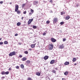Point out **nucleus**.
I'll list each match as a JSON object with an SVG mask.
<instances>
[{
	"label": "nucleus",
	"mask_w": 80,
	"mask_h": 80,
	"mask_svg": "<svg viewBox=\"0 0 80 80\" xmlns=\"http://www.w3.org/2000/svg\"><path fill=\"white\" fill-rule=\"evenodd\" d=\"M16 55V52L15 51H13L12 52H11L9 54V57H12L13 55Z\"/></svg>",
	"instance_id": "f257e3e1"
},
{
	"label": "nucleus",
	"mask_w": 80,
	"mask_h": 80,
	"mask_svg": "<svg viewBox=\"0 0 80 80\" xmlns=\"http://www.w3.org/2000/svg\"><path fill=\"white\" fill-rule=\"evenodd\" d=\"M51 42H53V43L55 42L56 41V39L53 38H51Z\"/></svg>",
	"instance_id": "f03ea898"
},
{
	"label": "nucleus",
	"mask_w": 80,
	"mask_h": 80,
	"mask_svg": "<svg viewBox=\"0 0 80 80\" xmlns=\"http://www.w3.org/2000/svg\"><path fill=\"white\" fill-rule=\"evenodd\" d=\"M33 19H29L28 22V25H30V24H31V23H32V21H33Z\"/></svg>",
	"instance_id": "7ed1b4c3"
},
{
	"label": "nucleus",
	"mask_w": 80,
	"mask_h": 80,
	"mask_svg": "<svg viewBox=\"0 0 80 80\" xmlns=\"http://www.w3.org/2000/svg\"><path fill=\"white\" fill-rule=\"evenodd\" d=\"M18 10V5H17L15 9V12H17V11Z\"/></svg>",
	"instance_id": "20e7f679"
},
{
	"label": "nucleus",
	"mask_w": 80,
	"mask_h": 80,
	"mask_svg": "<svg viewBox=\"0 0 80 80\" xmlns=\"http://www.w3.org/2000/svg\"><path fill=\"white\" fill-rule=\"evenodd\" d=\"M64 46L63 45V44H62L59 46V48L62 49V48H64Z\"/></svg>",
	"instance_id": "39448f33"
},
{
	"label": "nucleus",
	"mask_w": 80,
	"mask_h": 80,
	"mask_svg": "<svg viewBox=\"0 0 80 80\" xmlns=\"http://www.w3.org/2000/svg\"><path fill=\"white\" fill-rule=\"evenodd\" d=\"M44 59V60H47L48 58V56H45L43 58Z\"/></svg>",
	"instance_id": "423d86ee"
},
{
	"label": "nucleus",
	"mask_w": 80,
	"mask_h": 80,
	"mask_svg": "<svg viewBox=\"0 0 80 80\" xmlns=\"http://www.w3.org/2000/svg\"><path fill=\"white\" fill-rule=\"evenodd\" d=\"M55 62V60H51L50 62V64H53Z\"/></svg>",
	"instance_id": "0eeeda50"
},
{
	"label": "nucleus",
	"mask_w": 80,
	"mask_h": 80,
	"mask_svg": "<svg viewBox=\"0 0 80 80\" xmlns=\"http://www.w3.org/2000/svg\"><path fill=\"white\" fill-rule=\"evenodd\" d=\"M70 63L68 62H66L64 63V65H69Z\"/></svg>",
	"instance_id": "6e6552de"
},
{
	"label": "nucleus",
	"mask_w": 80,
	"mask_h": 80,
	"mask_svg": "<svg viewBox=\"0 0 80 80\" xmlns=\"http://www.w3.org/2000/svg\"><path fill=\"white\" fill-rule=\"evenodd\" d=\"M57 20H58V19L57 18H53V21L55 22H57Z\"/></svg>",
	"instance_id": "1a4fd4ad"
},
{
	"label": "nucleus",
	"mask_w": 80,
	"mask_h": 80,
	"mask_svg": "<svg viewBox=\"0 0 80 80\" xmlns=\"http://www.w3.org/2000/svg\"><path fill=\"white\" fill-rule=\"evenodd\" d=\"M36 74L38 76H40V73L39 72H38L36 73Z\"/></svg>",
	"instance_id": "9d476101"
},
{
	"label": "nucleus",
	"mask_w": 80,
	"mask_h": 80,
	"mask_svg": "<svg viewBox=\"0 0 80 80\" xmlns=\"http://www.w3.org/2000/svg\"><path fill=\"white\" fill-rule=\"evenodd\" d=\"M38 3V1H34L33 2L34 5H37V3Z\"/></svg>",
	"instance_id": "9b49d317"
},
{
	"label": "nucleus",
	"mask_w": 80,
	"mask_h": 80,
	"mask_svg": "<svg viewBox=\"0 0 80 80\" xmlns=\"http://www.w3.org/2000/svg\"><path fill=\"white\" fill-rule=\"evenodd\" d=\"M70 18V17L69 16H67L66 18V20H68Z\"/></svg>",
	"instance_id": "f8f14e48"
},
{
	"label": "nucleus",
	"mask_w": 80,
	"mask_h": 80,
	"mask_svg": "<svg viewBox=\"0 0 80 80\" xmlns=\"http://www.w3.org/2000/svg\"><path fill=\"white\" fill-rule=\"evenodd\" d=\"M35 45H36V44H32L31 45V47H32V48H34V47H35Z\"/></svg>",
	"instance_id": "ddd939ff"
},
{
	"label": "nucleus",
	"mask_w": 80,
	"mask_h": 80,
	"mask_svg": "<svg viewBox=\"0 0 80 80\" xmlns=\"http://www.w3.org/2000/svg\"><path fill=\"white\" fill-rule=\"evenodd\" d=\"M68 74V71H66L64 73V75H67Z\"/></svg>",
	"instance_id": "4468645a"
},
{
	"label": "nucleus",
	"mask_w": 80,
	"mask_h": 80,
	"mask_svg": "<svg viewBox=\"0 0 80 80\" xmlns=\"http://www.w3.org/2000/svg\"><path fill=\"white\" fill-rule=\"evenodd\" d=\"M16 12H17V13L18 14H20V13H21V12L19 10H18V11H17Z\"/></svg>",
	"instance_id": "2eb2a0df"
},
{
	"label": "nucleus",
	"mask_w": 80,
	"mask_h": 80,
	"mask_svg": "<svg viewBox=\"0 0 80 80\" xmlns=\"http://www.w3.org/2000/svg\"><path fill=\"white\" fill-rule=\"evenodd\" d=\"M27 60V58L25 57H24L22 58V61H25Z\"/></svg>",
	"instance_id": "dca6fc26"
},
{
	"label": "nucleus",
	"mask_w": 80,
	"mask_h": 80,
	"mask_svg": "<svg viewBox=\"0 0 80 80\" xmlns=\"http://www.w3.org/2000/svg\"><path fill=\"white\" fill-rule=\"evenodd\" d=\"M76 58H73L72 59V62H76Z\"/></svg>",
	"instance_id": "f3484780"
},
{
	"label": "nucleus",
	"mask_w": 80,
	"mask_h": 80,
	"mask_svg": "<svg viewBox=\"0 0 80 80\" xmlns=\"http://www.w3.org/2000/svg\"><path fill=\"white\" fill-rule=\"evenodd\" d=\"M20 25H21V23H20V22H19L17 23V25L18 26H20Z\"/></svg>",
	"instance_id": "a211bd4d"
},
{
	"label": "nucleus",
	"mask_w": 80,
	"mask_h": 80,
	"mask_svg": "<svg viewBox=\"0 0 80 80\" xmlns=\"http://www.w3.org/2000/svg\"><path fill=\"white\" fill-rule=\"evenodd\" d=\"M49 47L53 48V45L52 44H50Z\"/></svg>",
	"instance_id": "6ab92c4d"
},
{
	"label": "nucleus",
	"mask_w": 80,
	"mask_h": 80,
	"mask_svg": "<svg viewBox=\"0 0 80 80\" xmlns=\"http://www.w3.org/2000/svg\"><path fill=\"white\" fill-rule=\"evenodd\" d=\"M21 67L22 68H24V65L23 64H21Z\"/></svg>",
	"instance_id": "aec40b11"
},
{
	"label": "nucleus",
	"mask_w": 80,
	"mask_h": 80,
	"mask_svg": "<svg viewBox=\"0 0 80 80\" xmlns=\"http://www.w3.org/2000/svg\"><path fill=\"white\" fill-rule=\"evenodd\" d=\"M32 28L34 29H35L37 28V26H33Z\"/></svg>",
	"instance_id": "412c9836"
},
{
	"label": "nucleus",
	"mask_w": 80,
	"mask_h": 80,
	"mask_svg": "<svg viewBox=\"0 0 80 80\" xmlns=\"http://www.w3.org/2000/svg\"><path fill=\"white\" fill-rule=\"evenodd\" d=\"M52 72L54 73H56V71H55V70H53L52 71Z\"/></svg>",
	"instance_id": "4be33fe9"
},
{
	"label": "nucleus",
	"mask_w": 80,
	"mask_h": 80,
	"mask_svg": "<svg viewBox=\"0 0 80 80\" xmlns=\"http://www.w3.org/2000/svg\"><path fill=\"white\" fill-rule=\"evenodd\" d=\"M9 74V72L8 71L5 72V74H6V75H8Z\"/></svg>",
	"instance_id": "5701e85b"
},
{
	"label": "nucleus",
	"mask_w": 80,
	"mask_h": 80,
	"mask_svg": "<svg viewBox=\"0 0 80 80\" xmlns=\"http://www.w3.org/2000/svg\"><path fill=\"white\" fill-rule=\"evenodd\" d=\"M64 13H65V12H61V15H63V14H64Z\"/></svg>",
	"instance_id": "b1692460"
},
{
	"label": "nucleus",
	"mask_w": 80,
	"mask_h": 80,
	"mask_svg": "<svg viewBox=\"0 0 80 80\" xmlns=\"http://www.w3.org/2000/svg\"><path fill=\"white\" fill-rule=\"evenodd\" d=\"M4 44H7L8 43V42L7 41H5L4 42Z\"/></svg>",
	"instance_id": "393cba45"
},
{
	"label": "nucleus",
	"mask_w": 80,
	"mask_h": 80,
	"mask_svg": "<svg viewBox=\"0 0 80 80\" xmlns=\"http://www.w3.org/2000/svg\"><path fill=\"white\" fill-rule=\"evenodd\" d=\"M1 74H2V75H5V72H2L1 73Z\"/></svg>",
	"instance_id": "a878e982"
},
{
	"label": "nucleus",
	"mask_w": 80,
	"mask_h": 80,
	"mask_svg": "<svg viewBox=\"0 0 80 80\" xmlns=\"http://www.w3.org/2000/svg\"><path fill=\"white\" fill-rule=\"evenodd\" d=\"M53 48H52L51 47H49V50H52Z\"/></svg>",
	"instance_id": "bb28decb"
},
{
	"label": "nucleus",
	"mask_w": 80,
	"mask_h": 80,
	"mask_svg": "<svg viewBox=\"0 0 80 80\" xmlns=\"http://www.w3.org/2000/svg\"><path fill=\"white\" fill-rule=\"evenodd\" d=\"M31 12L32 13H33L34 12L33 10L32 9H31Z\"/></svg>",
	"instance_id": "cd10ccee"
},
{
	"label": "nucleus",
	"mask_w": 80,
	"mask_h": 80,
	"mask_svg": "<svg viewBox=\"0 0 80 80\" xmlns=\"http://www.w3.org/2000/svg\"><path fill=\"white\" fill-rule=\"evenodd\" d=\"M50 21H47V22H46V23L47 24H49V23H50Z\"/></svg>",
	"instance_id": "c85d7f7f"
},
{
	"label": "nucleus",
	"mask_w": 80,
	"mask_h": 80,
	"mask_svg": "<svg viewBox=\"0 0 80 80\" xmlns=\"http://www.w3.org/2000/svg\"><path fill=\"white\" fill-rule=\"evenodd\" d=\"M28 52L27 51H26L24 52V53H25V54H28Z\"/></svg>",
	"instance_id": "c756f323"
},
{
	"label": "nucleus",
	"mask_w": 80,
	"mask_h": 80,
	"mask_svg": "<svg viewBox=\"0 0 80 80\" xmlns=\"http://www.w3.org/2000/svg\"><path fill=\"white\" fill-rule=\"evenodd\" d=\"M63 23H64V22H62L60 23V24H61V25H63Z\"/></svg>",
	"instance_id": "7c9ffc66"
},
{
	"label": "nucleus",
	"mask_w": 80,
	"mask_h": 80,
	"mask_svg": "<svg viewBox=\"0 0 80 80\" xmlns=\"http://www.w3.org/2000/svg\"><path fill=\"white\" fill-rule=\"evenodd\" d=\"M66 41V38H64L62 40L63 42H65V41Z\"/></svg>",
	"instance_id": "2f4dec72"
},
{
	"label": "nucleus",
	"mask_w": 80,
	"mask_h": 80,
	"mask_svg": "<svg viewBox=\"0 0 80 80\" xmlns=\"http://www.w3.org/2000/svg\"><path fill=\"white\" fill-rule=\"evenodd\" d=\"M27 63H28V64H29V63H30V61H27Z\"/></svg>",
	"instance_id": "473e14b6"
},
{
	"label": "nucleus",
	"mask_w": 80,
	"mask_h": 80,
	"mask_svg": "<svg viewBox=\"0 0 80 80\" xmlns=\"http://www.w3.org/2000/svg\"><path fill=\"white\" fill-rule=\"evenodd\" d=\"M3 42H0V45H3Z\"/></svg>",
	"instance_id": "72a5a7b5"
},
{
	"label": "nucleus",
	"mask_w": 80,
	"mask_h": 80,
	"mask_svg": "<svg viewBox=\"0 0 80 80\" xmlns=\"http://www.w3.org/2000/svg\"><path fill=\"white\" fill-rule=\"evenodd\" d=\"M25 4H23L22 5V7H25Z\"/></svg>",
	"instance_id": "f704fd0d"
},
{
	"label": "nucleus",
	"mask_w": 80,
	"mask_h": 80,
	"mask_svg": "<svg viewBox=\"0 0 80 80\" xmlns=\"http://www.w3.org/2000/svg\"><path fill=\"white\" fill-rule=\"evenodd\" d=\"M46 34V32H44L43 33V35H45Z\"/></svg>",
	"instance_id": "c9c22d12"
},
{
	"label": "nucleus",
	"mask_w": 80,
	"mask_h": 80,
	"mask_svg": "<svg viewBox=\"0 0 80 80\" xmlns=\"http://www.w3.org/2000/svg\"><path fill=\"white\" fill-rule=\"evenodd\" d=\"M32 78H29L28 79V80H32Z\"/></svg>",
	"instance_id": "e433bc0d"
},
{
	"label": "nucleus",
	"mask_w": 80,
	"mask_h": 80,
	"mask_svg": "<svg viewBox=\"0 0 80 80\" xmlns=\"http://www.w3.org/2000/svg\"><path fill=\"white\" fill-rule=\"evenodd\" d=\"M19 68V66H17L16 67V68H17V69H18Z\"/></svg>",
	"instance_id": "4c0bfd02"
},
{
	"label": "nucleus",
	"mask_w": 80,
	"mask_h": 80,
	"mask_svg": "<svg viewBox=\"0 0 80 80\" xmlns=\"http://www.w3.org/2000/svg\"><path fill=\"white\" fill-rule=\"evenodd\" d=\"M27 13V11H25L23 12V14H26V13Z\"/></svg>",
	"instance_id": "58836bf2"
},
{
	"label": "nucleus",
	"mask_w": 80,
	"mask_h": 80,
	"mask_svg": "<svg viewBox=\"0 0 80 80\" xmlns=\"http://www.w3.org/2000/svg\"><path fill=\"white\" fill-rule=\"evenodd\" d=\"M49 2H50L51 3H52L53 1H52V0H51L49 1Z\"/></svg>",
	"instance_id": "ea45409f"
},
{
	"label": "nucleus",
	"mask_w": 80,
	"mask_h": 80,
	"mask_svg": "<svg viewBox=\"0 0 80 80\" xmlns=\"http://www.w3.org/2000/svg\"><path fill=\"white\" fill-rule=\"evenodd\" d=\"M4 78H5V77H2V80H3V79H4Z\"/></svg>",
	"instance_id": "a19ab883"
},
{
	"label": "nucleus",
	"mask_w": 80,
	"mask_h": 80,
	"mask_svg": "<svg viewBox=\"0 0 80 80\" xmlns=\"http://www.w3.org/2000/svg\"><path fill=\"white\" fill-rule=\"evenodd\" d=\"M0 3L1 4H2V3H3V1H1V2H0Z\"/></svg>",
	"instance_id": "79ce46f5"
},
{
	"label": "nucleus",
	"mask_w": 80,
	"mask_h": 80,
	"mask_svg": "<svg viewBox=\"0 0 80 80\" xmlns=\"http://www.w3.org/2000/svg\"><path fill=\"white\" fill-rule=\"evenodd\" d=\"M15 36H18V34L17 33L15 35Z\"/></svg>",
	"instance_id": "37998d69"
},
{
	"label": "nucleus",
	"mask_w": 80,
	"mask_h": 80,
	"mask_svg": "<svg viewBox=\"0 0 80 80\" xmlns=\"http://www.w3.org/2000/svg\"><path fill=\"white\" fill-rule=\"evenodd\" d=\"M50 13H52L53 12V11L52 10H51L50 11Z\"/></svg>",
	"instance_id": "c03bdc74"
},
{
	"label": "nucleus",
	"mask_w": 80,
	"mask_h": 80,
	"mask_svg": "<svg viewBox=\"0 0 80 80\" xmlns=\"http://www.w3.org/2000/svg\"><path fill=\"white\" fill-rule=\"evenodd\" d=\"M19 57H20L21 58H22V55H20L19 56Z\"/></svg>",
	"instance_id": "a18cd8bd"
},
{
	"label": "nucleus",
	"mask_w": 80,
	"mask_h": 80,
	"mask_svg": "<svg viewBox=\"0 0 80 80\" xmlns=\"http://www.w3.org/2000/svg\"><path fill=\"white\" fill-rule=\"evenodd\" d=\"M10 71V70H11V68H9L8 69Z\"/></svg>",
	"instance_id": "49530a36"
},
{
	"label": "nucleus",
	"mask_w": 80,
	"mask_h": 80,
	"mask_svg": "<svg viewBox=\"0 0 80 80\" xmlns=\"http://www.w3.org/2000/svg\"><path fill=\"white\" fill-rule=\"evenodd\" d=\"M55 69H56V70H58V68H55Z\"/></svg>",
	"instance_id": "de8ad7c7"
},
{
	"label": "nucleus",
	"mask_w": 80,
	"mask_h": 80,
	"mask_svg": "<svg viewBox=\"0 0 80 80\" xmlns=\"http://www.w3.org/2000/svg\"><path fill=\"white\" fill-rule=\"evenodd\" d=\"M32 13L31 12H30V13H29V15H32Z\"/></svg>",
	"instance_id": "09e8293b"
},
{
	"label": "nucleus",
	"mask_w": 80,
	"mask_h": 80,
	"mask_svg": "<svg viewBox=\"0 0 80 80\" xmlns=\"http://www.w3.org/2000/svg\"><path fill=\"white\" fill-rule=\"evenodd\" d=\"M29 50H30H30H32V49L31 48L29 49Z\"/></svg>",
	"instance_id": "8fccbe9b"
},
{
	"label": "nucleus",
	"mask_w": 80,
	"mask_h": 80,
	"mask_svg": "<svg viewBox=\"0 0 80 80\" xmlns=\"http://www.w3.org/2000/svg\"><path fill=\"white\" fill-rule=\"evenodd\" d=\"M76 6L77 7H78V5H76Z\"/></svg>",
	"instance_id": "3c124183"
},
{
	"label": "nucleus",
	"mask_w": 80,
	"mask_h": 80,
	"mask_svg": "<svg viewBox=\"0 0 80 80\" xmlns=\"http://www.w3.org/2000/svg\"><path fill=\"white\" fill-rule=\"evenodd\" d=\"M23 17H22V20H23Z\"/></svg>",
	"instance_id": "603ef678"
},
{
	"label": "nucleus",
	"mask_w": 80,
	"mask_h": 80,
	"mask_svg": "<svg viewBox=\"0 0 80 80\" xmlns=\"http://www.w3.org/2000/svg\"><path fill=\"white\" fill-rule=\"evenodd\" d=\"M2 38H0V41L2 40Z\"/></svg>",
	"instance_id": "864d4df0"
},
{
	"label": "nucleus",
	"mask_w": 80,
	"mask_h": 80,
	"mask_svg": "<svg viewBox=\"0 0 80 80\" xmlns=\"http://www.w3.org/2000/svg\"><path fill=\"white\" fill-rule=\"evenodd\" d=\"M74 65H77V64L75 63Z\"/></svg>",
	"instance_id": "5fc2aeb1"
},
{
	"label": "nucleus",
	"mask_w": 80,
	"mask_h": 80,
	"mask_svg": "<svg viewBox=\"0 0 80 80\" xmlns=\"http://www.w3.org/2000/svg\"><path fill=\"white\" fill-rule=\"evenodd\" d=\"M12 2H10V3H9V4H12Z\"/></svg>",
	"instance_id": "6e6d98bb"
},
{
	"label": "nucleus",
	"mask_w": 80,
	"mask_h": 80,
	"mask_svg": "<svg viewBox=\"0 0 80 80\" xmlns=\"http://www.w3.org/2000/svg\"><path fill=\"white\" fill-rule=\"evenodd\" d=\"M62 80H64V78H62Z\"/></svg>",
	"instance_id": "4d7b16f0"
},
{
	"label": "nucleus",
	"mask_w": 80,
	"mask_h": 80,
	"mask_svg": "<svg viewBox=\"0 0 80 80\" xmlns=\"http://www.w3.org/2000/svg\"><path fill=\"white\" fill-rule=\"evenodd\" d=\"M19 45H21V44L20 43H19Z\"/></svg>",
	"instance_id": "13d9d810"
}]
</instances>
